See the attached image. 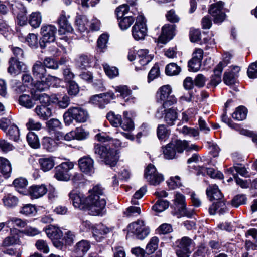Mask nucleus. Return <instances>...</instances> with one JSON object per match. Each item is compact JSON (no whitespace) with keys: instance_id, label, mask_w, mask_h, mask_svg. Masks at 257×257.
<instances>
[{"instance_id":"nucleus-1","label":"nucleus","mask_w":257,"mask_h":257,"mask_svg":"<svg viewBox=\"0 0 257 257\" xmlns=\"http://www.w3.org/2000/svg\"><path fill=\"white\" fill-rule=\"evenodd\" d=\"M90 195L85 198H82L80 194L75 191L70 192L69 196L75 208H82L81 209L98 208L104 209L106 201L103 196V190L102 187L97 185L92 189L89 190Z\"/></svg>"},{"instance_id":"nucleus-2","label":"nucleus","mask_w":257,"mask_h":257,"mask_svg":"<svg viewBox=\"0 0 257 257\" xmlns=\"http://www.w3.org/2000/svg\"><path fill=\"white\" fill-rule=\"evenodd\" d=\"M94 151L96 155L110 167H114L116 164L118 159L116 150L110 148L109 146L97 144L94 145Z\"/></svg>"},{"instance_id":"nucleus-3","label":"nucleus","mask_w":257,"mask_h":257,"mask_svg":"<svg viewBox=\"0 0 257 257\" xmlns=\"http://www.w3.org/2000/svg\"><path fill=\"white\" fill-rule=\"evenodd\" d=\"M123 117V119L122 120L120 115L115 114L112 111L109 112L106 115L107 119L113 126H120L124 131H130L134 130V122L129 117L128 112L124 111Z\"/></svg>"},{"instance_id":"nucleus-4","label":"nucleus","mask_w":257,"mask_h":257,"mask_svg":"<svg viewBox=\"0 0 257 257\" xmlns=\"http://www.w3.org/2000/svg\"><path fill=\"white\" fill-rule=\"evenodd\" d=\"M88 117L87 111L80 107H70L63 114L64 121L67 125H70L73 120L78 123L85 122Z\"/></svg>"},{"instance_id":"nucleus-5","label":"nucleus","mask_w":257,"mask_h":257,"mask_svg":"<svg viewBox=\"0 0 257 257\" xmlns=\"http://www.w3.org/2000/svg\"><path fill=\"white\" fill-rule=\"evenodd\" d=\"M127 231L128 234H132L137 239L143 240L150 234V228L143 220H138L128 225Z\"/></svg>"},{"instance_id":"nucleus-6","label":"nucleus","mask_w":257,"mask_h":257,"mask_svg":"<svg viewBox=\"0 0 257 257\" xmlns=\"http://www.w3.org/2000/svg\"><path fill=\"white\" fill-rule=\"evenodd\" d=\"M206 194L209 199L213 202L211 209H222L224 207L225 203L221 200L223 195L217 185L209 186L206 189Z\"/></svg>"},{"instance_id":"nucleus-7","label":"nucleus","mask_w":257,"mask_h":257,"mask_svg":"<svg viewBox=\"0 0 257 257\" xmlns=\"http://www.w3.org/2000/svg\"><path fill=\"white\" fill-rule=\"evenodd\" d=\"M57 31V28L52 25H44L42 26L41 34L42 37L39 42L41 48H44L46 43L55 41Z\"/></svg>"},{"instance_id":"nucleus-8","label":"nucleus","mask_w":257,"mask_h":257,"mask_svg":"<svg viewBox=\"0 0 257 257\" xmlns=\"http://www.w3.org/2000/svg\"><path fill=\"white\" fill-rule=\"evenodd\" d=\"M72 162H63L55 167L54 177L59 181H68L70 180L71 175L70 171L74 168Z\"/></svg>"},{"instance_id":"nucleus-9","label":"nucleus","mask_w":257,"mask_h":257,"mask_svg":"<svg viewBox=\"0 0 257 257\" xmlns=\"http://www.w3.org/2000/svg\"><path fill=\"white\" fill-rule=\"evenodd\" d=\"M147 26L145 18L143 16L139 15L136 22L132 30V35L136 40L143 39L147 34Z\"/></svg>"},{"instance_id":"nucleus-10","label":"nucleus","mask_w":257,"mask_h":257,"mask_svg":"<svg viewBox=\"0 0 257 257\" xmlns=\"http://www.w3.org/2000/svg\"><path fill=\"white\" fill-rule=\"evenodd\" d=\"M166 108L162 106L158 109L156 114V117L158 118H161L164 115V121L169 125H173L178 118L177 112L176 110L172 108L166 109Z\"/></svg>"},{"instance_id":"nucleus-11","label":"nucleus","mask_w":257,"mask_h":257,"mask_svg":"<svg viewBox=\"0 0 257 257\" xmlns=\"http://www.w3.org/2000/svg\"><path fill=\"white\" fill-rule=\"evenodd\" d=\"M144 176L150 184L157 185L164 180V177L159 173L155 166L149 164L146 169Z\"/></svg>"},{"instance_id":"nucleus-12","label":"nucleus","mask_w":257,"mask_h":257,"mask_svg":"<svg viewBox=\"0 0 257 257\" xmlns=\"http://www.w3.org/2000/svg\"><path fill=\"white\" fill-rule=\"evenodd\" d=\"M171 88L169 85H164L160 88L159 98L164 102L162 105L164 107H167L176 102V98L174 95H171Z\"/></svg>"},{"instance_id":"nucleus-13","label":"nucleus","mask_w":257,"mask_h":257,"mask_svg":"<svg viewBox=\"0 0 257 257\" xmlns=\"http://www.w3.org/2000/svg\"><path fill=\"white\" fill-rule=\"evenodd\" d=\"M224 3L222 1L212 4L209 9V13L214 18L215 23H220L222 22L226 17V15L222 11Z\"/></svg>"},{"instance_id":"nucleus-14","label":"nucleus","mask_w":257,"mask_h":257,"mask_svg":"<svg viewBox=\"0 0 257 257\" xmlns=\"http://www.w3.org/2000/svg\"><path fill=\"white\" fill-rule=\"evenodd\" d=\"M94 161L89 156H83L78 160V165L80 170L86 174L89 175L94 173Z\"/></svg>"},{"instance_id":"nucleus-15","label":"nucleus","mask_w":257,"mask_h":257,"mask_svg":"<svg viewBox=\"0 0 257 257\" xmlns=\"http://www.w3.org/2000/svg\"><path fill=\"white\" fill-rule=\"evenodd\" d=\"M69 18L70 15H66L64 11L61 12L58 19V24L59 25L58 33L59 34H65L66 33H70L73 31V27L68 20Z\"/></svg>"},{"instance_id":"nucleus-16","label":"nucleus","mask_w":257,"mask_h":257,"mask_svg":"<svg viewBox=\"0 0 257 257\" xmlns=\"http://www.w3.org/2000/svg\"><path fill=\"white\" fill-rule=\"evenodd\" d=\"M175 25L174 24H166L162 29V33L158 38L160 43L165 44L173 38L175 33Z\"/></svg>"},{"instance_id":"nucleus-17","label":"nucleus","mask_w":257,"mask_h":257,"mask_svg":"<svg viewBox=\"0 0 257 257\" xmlns=\"http://www.w3.org/2000/svg\"><path fill=\"white\" fill-rule=\"evenodd\" d=\"M113 227H108L103 224H99L92 227L93 236L96 241H101L103 236L112 231Z\"/></svg>"},{"instance_id":"nucleus-18","label":"nucleus","mask_w":257,"mask_h":257,"mask_svg":"<svg viewBox=\"0 0 257 257\" xmlns=\"http://www.w3.org/2000/svg\"><path fill=\"white\" fill-rule=\"evenodd\" d=\"M32 73L34 78L37 80L45 79L49 77H54L48 75L46 69L40 61H37L32 68Z\"/></svg>"},{"instance_id":"nucleus-19","label":"nucleus","mask_w":257,"mask_h":257,"mask_svg":"<svg viewBox=\"0 0 257 257\" xmlns=\"http://www.w3.org/2000/svg\"><path fill=\"white\" fill-rule=\"evenodd\" d=\"M93 61V57L90 55L81 54L75 59L76 65L81 69H86L91 67Z\"/></svg>"},{"instance_id":"nucleus-20","label":"nucleus","mask_w":257,"mask_h":257,"mask_svg":"<svg viewBox=\"0 0 257 257\" xmlns=\"http://www.w3.org/2000/svg\"><path fill=\"white\" fill-rule=\"evenodd\" d=\"M47 192V189L44 185H32L29 188L27 194H29L33 199H38L44 196Z\"/></svg>"},{"instance_id":"nucleus-21","label":"nucleus","mask_w":257,"mask_h":257,"mask_svg":"<svg viewBox=\"0 0 257 257\" xmlns=\"http://www.w3.org/2000/svg\"><path fill=\"white\" fill-rule=\"evenodd\" d=\"M56 79V77H49L45 79L37 80L31 90H34V93H40L48 89L51 84V82Z\"/></svg>"},{"instance_id":"nucleus-22","label":"nucleus","mask_w":257,"mask_h":257,"mask_svg":"<svg viewBox=\"0 0 257 257\" xmlns=\"http://www.w3.org/2000/svg\"><path fill=\"white\" fill-rule=\"evenodd\" d=\"M35 93L34 90H31L30 95L23 94L20 96L19 102L21 105L30 109L35 104V99H34Z\"/></svg>"},{"instance_id":"nucleus-23","label":"nucleus","mask_w":257,"mask_h":257,"mask_svg":"<svg viewBox=\"0 0 257 257\" xmlns=\"http://www.w3.org/2000/svg\"><path fill=\"white\" fill-rule=\"evenodd\" d=\"M34 111L38 117L42 120H47L52 115V110L48 105H37Z\"/></svg>"},{"instance_id":"nucleus-24","label":"nucleus","mask_w":257,"mask_h":257,"mask_svg":"<svg viewBox=\"0 0 257 257\" xmlns=\"http://www.w3.org/2000/svg\"><path fill=\"white\" fill-rule=\"evenodd\" d=\"M153 56L149 54L147 49H140L137 52V59L141 66H145L150 62Z\"/></svg>"},{"instance_id":"nucleus-25","label":"nucleus","mask_w":257,"mask_h":257,"mask_svg":"<svg viewBox=\"0 0 257 257\" xmlns=\"http://www.w3.org/2000/svg\"><path fill=\"white\" fill-rule=\"evenodd\" d=\"M90 244L87 240H82L78 242L75 247V252L79 257L83 256L90 249Z\"/></svg>"},{"instance_id":"nucleus-26","label":"nucleus","mask_w":257,"mask_h":257,"mask_svg":"<svg viewBox=\"0 0 257 257\" xmlns=\"http://www.w3.org/2000/svg\"><path fill=\"white\" fill-rule=\"evenodd\" d=\"M176 243L177 248L181 249L191 251L195 247V243L193 241L188 237H183L180 240H178Z\"/></svg>"},{"instance_id":"nucleus-27","label":"nucleus","mask_w":257,"mask_h":257,"mask_svg":"<svg viewBox=\"0 0 257 257\" xmlns=\"http://www.w3.org/2000/svg\"><path fill=\"white\" fill-rule=\"evenodd\" d=\"M48 237L51 240L61 239L63 237V233L57 227L50 225L45 230Z\"/></svg>"},{"instance_id":"nucleus-28","label":"nucleus","mask_w":257,"mask_h":257,"mask_svg":"<svg viewBox=\"0 0 257 257\" xmlns=\"http://www.w3.org/2000/svg\"><path fill=\"white\" fill-rule=\"evenodd\" d=\"M113 99H114V94L112 93H101L92 96L90 101L93 104H97L98 102L102 101L108 103Z\"/></svg>"},{"instance_id":"nucleus-29","label":"nucleus","mask_w":257,"mask_h":257,"mask_svg":"<svg viewBox=\"0 0 257 257\" xmlns=\"http://www.w3.org/2000/svg\"><path fill=\"white\" fill-rule=\"evenodd\" d=\"M164 157L168 160L177 158L175 149L171 142L162 147Z\"/></svg>"},{"instance_id":"nucleus-30","label":"nucleus","mask_w":257,"mask_h":257,"mask_svg":"<svg viewBox=\"0 0 257 257\" xmlns=\"http://www.w3.org/2000/svg\"><path fill=\"white\" fill-rule=\"evenodd\" d=\"M222 70L223 63H219L214 70V75L212 76L209 85L215 87L220 83Z\"/></svg>"},{"instance_id":"nucleus-31","label":"nucleus","mask_w":257,"mask_h":257,"mask_svg":"<svg viewBox=\"0 0 257 257\" xmlns=\"http://www.w3.org/2000/svg\"><path fill=\"white\" fill-rule=\"evenodd\" d=\"M70 98L66 95L63 96H55L52 98V102L55 104L59 108L65 109L67 108L70 104Z\"/></svg>"},{"instance_id":"nucleus-32","label":"nucleus","mask_w":257,"mask_h":257,"mask_svg":"<svg viewBox=\"0 0 257 257\" xmlns=\"http://www.w3.org/2000/svg\"><path fill=\"white\" fill-rule=\"evenodd\" d=\"M42 21V17L40 12H34L32 13L28 19L29 24L34 28H38Z\"/></svg>"},{"instance_id":"nucleus-33","label":"nucleus","mask_w":257,"mask_h":257,"mask_svg":"<svg viewBox=\"0 0 257 257\" xmlns=\"http://www.w3.org/2000/svg\"><path fill=\"white\" fill-rule=\"evenodd\" d=\"M39 163L41 169L44 171H48L52 169L55 165L53 158H42L39 159Z\"/></svg>"},{"instance_id":"nucleus-34","label":"nucleus","mask_w":257,"mask_h":257,"mask_svg":"<svg viewBox=\"0 0 257 257\" xmlns=\"http://www.w3.org/2000/svg\"><path fill=\"white\" fill-rule=\"evenodd\" d=\"M7 136L9 139L14 141H17L20 138V131L18 126L15 124L10 125L5 132Z\"/></svg>"},{"instance_id":"nucleus-35","label":"nucleus","mask_w":257,"mask_h":257,"mask_svg":"<svg viewBox=\"0 0 257 257\" xmlns=\"http://www.w3.org/2000/svg\"><path fill=\"white\" fill-rule=\"evenodd\" d=\"M26 225V223L25 221H23L21 219L15 217L11 218L6 221V231H8L9 229L11 230V227L23 228Z\"/></svg>"},{"instance_id":"nucleus-36","label":"nucleus","mask_w":257,"mask_h":257,"mask_svg":"<svg viewBox=\"0 0 257 257\" xmlns=\"http://www.w3.org/2000/svg\"><path fill=\"white\" fill-rule=\"evenodd\" d=\"M88 23V19L85 15H78L75 20V24L77 29L80 32H84L87 30L86 24Z\"/></svg>"},{"instance_id":"nucleus-37","label":"nucleus","mask_w":257,"mask_h":257,"mask_svg":"<svg viewBox=\"0 0 257 257\" xmlns=\"http://www.w3.org/2000/svg\"><path fill=\"white\" fill-rule=\"evenodd\" d=\"M13 185L18 192L24 194H27L28 190H23L28 185L26 179L23 178L16 179L13 181Z\"/></svg>"},{"instance_id":"nucleus-38","label":"nucleus","mask_w":257,"mask_h":257,"mask_svg":"<svg viewBox=\"0 0 257 257\" xmlns=\"http://www.w3.org/2000/svg\"><path fill=\"white\" fill-rule=\"evenodd\" d=\"M27 141L29 145L33 148L37 149L40 146L38 136L33 132H29L27 134Z\"/></svg>"},{"instance_id":"nucleus-39","label":"nucleus","mask_w":257,"mask_h":257,"mask_svg":"<svg viewBox=\"0 0 257 257\" xmlns=\"http://www.w3.org/2000/svg\"><path fill=\"white\" fill-rule=\"evenodd\" d=\"M159 239L156 236L152 237L146 247L147 255L152 254L158 248Z\"/></svg>"},{"instance_id":"nucleus-40","label":"nucleus","mask_w":257,"mask_h":257,"mask_svg":"<svg viewBox=\"0 0 257 257\" xmlns=\"http://www.w3.org/2000/svg\"><path fill=\"white\" fill-rule=\"evenodd\" d=\"M247 114V109L242 106L238 107L232 114V117L237 120L241 121L245 119Z\"/></svg>"},{"instance_id":"nucleus-41","label":"nucleus","mask_w":257,"mask_h":257,"mask_svg":"<svg viewBox=\"0 0 257 257\" xmlns=\"http://www.w3.org/2000/svg\"><path fill=\"white\" fill-rule=\"evenodd\" d=\"M119 25L121 29H128L134 22L135 19L132 16H126L118 18Z\"/></svg>"},{"instance_id":"nucleus-42","label":"nucleus","mask_w":257,"mask_h":257,"mask_svg":"<svg viewBox=\"0 0 257 257\" xmlns=\"http://www.w3.org/2000/svg\"><path fill=\"white\" fill-rule=\"evenodd\" d=\"M26 13L27 10L26 8L22 6L20 12L17 14L16 21L19 26H23L27 24L28 18Z\"/></svg>"},{"instance_id":"nucleus-43","label":"nucleus","mask_w":257,"mask_h":257,"mask_svg":"<svg viewBox=\"0 0 257 257\" xmlns=\"http://www.w3.org/2000/svg\"><path fill=\"white\" fill-rule=\"evenodd\" d=\"M181 68L175 63L168 64L165 68V73L168 76L178 75L181 71Z\"/></svg>"},{"instance_id":"nucleus-44","label":"nucleus","mask_w":257,"mask_h":257,"mask_svg":"<svg viewBox=\"0 0 257 257\" xmlns=\"http://www.w3.org/2000/svg\"><path fill=\"white\" fill-rule=\"evenodd\" d=\"M75 140L81 141L89 137V133L82 127H77L73 130Z\"/></svg>"},{"instance_id":"nucleus-45","label":"nucleus","mask_w":257,"mask_h":257,"mask_svg":"<svg viewBox=\"0 0 257 257\" xmlns=\"http://www.w3.org/2000/svg\"><path fill=\"white\" fill-rule=\"evenodd\" d=\"M3 200L5 206L9 208L16 207L18 203L17 197L10 194L5 196Z\"/></svg>"},{"instance_id":"nucleus-46","label":"nucleus","mask_w":257,"mask_h":257,"mask_svg":"<svg viewBox=\"0 0 257 257\" xmlns=\"http://www.w3.org/2000/svg\"><path fill=\"white\" fill-rule=\"evenodd\" d=\"M42 145L48 151L52 152L55 149L56 143L50 137H44L42 141Z\"/></svg>"},{"instance_id":"nucleus-47","label":"nucleus","mask_w":257,"mask_h":257,"mask_svg":"<svg viewBox=\"0 0 257 257\" xmlns=\"http://www.w3.org/2000/svg\"><path fill=\"white\" fill-rule=\"evenodd\" d=\"M174 145V148L175 149L176 152L179 153H182L186 149H188V142L186 140H176L171 142Z\"/></svg>"},{"instance_id":"nucleus-48","label":"nucleus","mask_w":257,"mask_h":257,"mask_svg":"<svg viewBox=\"0 0 257 257\" xmlns=\"http://www.w3.org/2000/svg\"><path fill=\"white\" fill-rule=\"evenodd\" d=\"M167 183L169 189L171 190L175 189L182 185L179 176L171 177L167 181Z\"/></svg>"},{"instance_id":"nucleus-49","label":"nucleus","mask_w":257,"mask_h":257,"mask_svg":"<svg viewBox=\"0 0 257 257\" xmlns=\"http://www.w3.org/2000/svg\"><path fill=\"white\" fill-rule=\"evenodd\" d=\"M115 90L116 92L120 93V95L124 98L126 97L129 96V97L126 99L125 101H128L130 98H131L132 99L133 98L131 96H130L132 91L128 89V87L126 85L116 86L115 88Z\"/></svg>"},{"instance_id":"nucleus-50","label":"nucleus","mask_w":257,"mask_h":257,"mask_svg":"<svg viewBox=\"0 0 257 257\" xmlns=\"http://www.w3.org/2000/svg\"><path fill=\"white\" fill-rule=\"evenodd\" d=\"M175 204L178 209H186L185 196L179 193L175 195Z\"/></svg>"},{"instance_id":"nucleus-51","label":"nucleus","mask_w":257,"mask_h":257,"mask_svg":"<svg viewBox=\"0 0 257 257\" xmlns=\"http://www.w3.org/2000/svg\"><path fill=\"white\" fill-rule=\"evenodd\" d=\"M103 69L106 74L110 78H113L118 75V70L115 67H110L107 64H103Z\"/></svg>"},{"instance_id":"nucleus-52","label":"nucleus","mask_w":257,"mask_h":257,"mask_svg":"<svg viewBox=\"0 0 257 257\" xmlns=\"http://www.w3.org/2000/svg\"><path fill=\"white\" fill-rule=\"evenodd\" d=\"M108 40L107 35L103 34L101 35L97 40V47L101 51L104 52L107 47V43Z\"/></svg>"},{"instance_id":"nucleus-53","label":"nucleus","mask_w":257,"mask_h":257,"mask_svg":"<svg viewBox=\"0 0 257 257\" xmlns=\"http://www.w3.org/2000/svg\"><path fill=\"white\" fill-rule=\"evenodd\" d=\"M50 132H56L61 128V123L57 119H51L47 122Z\"/></svg>"},{"instance_id":"nucleus-54","label":"nucleus","mask_w":257,"mask_h":257,"mask_svg":"<svg viewBox=\"0 0 257 257\" xmlns=\"http://www.w3.org/2000/svg\"><path fill=\"white\" fill-rule=\"evenodd\" d=\"M172 225L168 223L161 224L156 230L157 233L160 235L168 234L172 232Z\"/></svg>"},{"instance_id":"nucleus-55","label":"nucleus","mask_w":257,"mask_h":257,"mask_svg":"<svg viewBox=\"0 0 257 257\" xmlns=\"http://www.w3.org/2000/svg\"><path fill=\"white\" fill-rule=\"evenodd\" d=\"M26 41L32 48H37L38 46V36L35 34H29L26 38Z\"/></svg>"},{"instance_id":"nucleus-56","label":"nucleus","mask_w":257,"mask_h":257,"mask_svg":"<svg viewBox=\"0 0 257 257\" xmlns=\"http://www.w3.org/2000/svg\"><path fill=\"white\" fill-rule=\"evenodd\" d=\"M246 198L244 195H237L235 196L231 201L232 207L237 208L241 205L245 203Z\"/></svg>"},{"instance_id":"nucleus-57","label":"nucleus","mask_w":257,"mask_h":257,"mask_svg":"<svg viewBox=\"0 0 257 257\" xmlns=\"http://www.w3.org/2000/svg\"><path fill=\"white\" fill-rule=\"evenodd\" d=\"M34 98V99H35V101L37 100H39L40 102L41 103V105H48V104L50 102L49 96L48 95L46 94L45 93L35 92Z\"/></svg>"},{"instance_id":"nucleus-58","label":"nucleus","mask_w":257,"mask_h":257,"mask_svg":"<svg viewBox=\"0 0 257 257\" xmlns=\"http://www.w3.org/2000/svg\"><path fill=\"white\" fill-rule=\"evenodd\" d=\"M157 136L160 140H164L168 137L169 133L163 124L159 125L157 128Z\"/></svg>"},{"instance_id":"nucleus-59","label":"nucleus","mask_w":257,"mask_h":257,"mask_svg":"<svg viewBox=\"0 0 257 257\" xmlns=\"http://www.w3.org/2000/svg\"><path fill=\"white\" fill-rule=\"evenodd\" d=\"M26 126L29 130L39 131L42 128V124L33 118H29L26 123Z\"/></svg>"},{"instance_id":"nucleus-60","label":"nucleus","mask_w":257,"mask_h":257,"mask_svg":"<svg viewBox=\"0 0 257 257\" xmlns=\"http://www.w3.org/2000/svg\"><path fill=\"white\" fill-rule=\"evenodd\" d=\"M42 64H43V65L44 67H46L48 68L52 69H57L58 68V63L54 59L50 57L45 58Z\"/></svg>"},{"instance_id":"nucleus-61","label":"nucleus","mask_w":257,"mask_h":257,"mask_svg":"<svg viewBox=\"0 0 257 257\" xmlns=\"http://www.w3.org/2000/svg\"><path fill=\"white\" fill-rule=\"evenodd\" d=\"M236 77L232 74L230 71H226L225 72L223 80L224 83L228 85H232L235 82Z\"/></svg>"},{"instance_id":"nucleus-62","label":"nucleus","mask_w":257,"mask_h":257,"mask_svg":"<svg viewBox=\"0 0 257 257\" xmlns=\"http://www.w3.org/2000/svg\"><path fill=\"white\" fill-rule=\"evenodd\" d=\"M233 170H235L237 173L242 176H245L247 174V171L246 168L241 164H236V165H234L233 167L230 168L228 170L232 173L233 172Z\"/></svg>"},{"instance_id":"nucleus-63","label":"nucleus","mask_w":257,"mask_h":257,"mask_svg":"<svg viewBox=\"0 0 257 257\" xmlns=\"http://www.w3.org/2000/svg\"><path fill=\"white\" fill-rule=\"evenodd\" d=\"M79 91L78 84L75 81L69 82L68 93L70 95L76 96Z\"/></svg>"},{"instance_id":"nucleus-64","label":"nucleus","mask_w":257,"mask_h":257,"mask_svg":"<svg viewBox=\"0 0 257 257\" xmlns=\"http://www.w3.org/2000/svg\"><path fill=\"white\" fill-rule=\"evenodd\" d=\"M247 74L250 78H257V61L250 65L247 70Z\"/></svg>"}]
</instances>
